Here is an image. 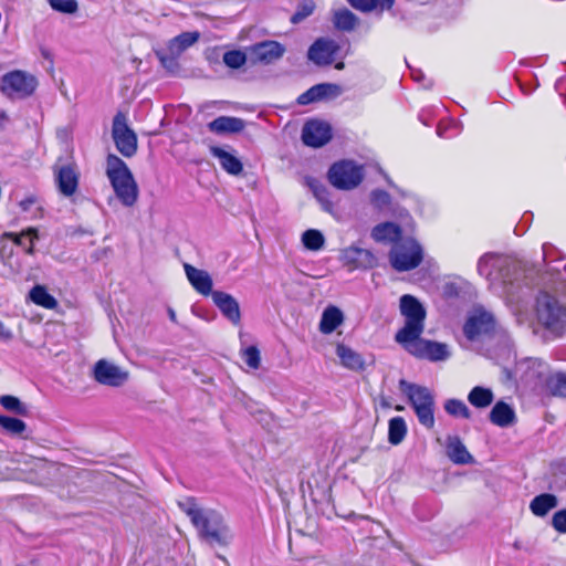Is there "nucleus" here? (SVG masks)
<instances>
[{
  "mask_svg": "<svg viewBox=\"0 0 566 566\" xmlns=\"http://www.w3.org/2000/svg\"><path fill=\"white\" fill-rule=\"evenodd\" d=\"M178 506L190 518L200 537L209 544L226 545L231 539L230 528L218 511L201 507L192 496L179 500Z\"/></svg>",
  "mask_w": 566,
  "mask_h": 566,
  "instance_id": "obj_1",
  "label": "nucleus"
},
{
  "mask_svg": "<svg viewBox=\"0 0 566 566\" xmlns=\"http://www.w3.org/2000/svg\"><path fill=\"white\" fill-rule=\"evenodd\" d=\"M105 174L116 198L125 207H133L139 196L138 185L127 164L114 154L106 157Z\"/></svg>",
  "mask_w": 566,
  "mask_h": 566,
  "instance_id": "obj_2",
  "label": "nucleus"
},
{
  "mask_svg": "<svg viewBox=\"0 0 566 566\" xmlns=\"http://www.w3.org/2000/svg\"><path fill=\"white\" fill-rule=\"evenodd\" d=\"M399 388L408 398V402L413 409L419 423L427 429H432L436 423V399L433 392L424 386L412 384L405 379L399 380Z\"/></svg>",
  "mask_w": 566,
  "mask_h": 566,
  "instance_id": "obj_3",
  "label": "nucleus"
},
{
  "mask_svg": "<svg viewBox=\"0 0 566 566\" xmlns=\"http://www.w3.org/2000/svg\"><path fill=\"white\" fill-rule=\"evenodd\" d=\"M535 314L549 335L560 337L566 333V307L555 296L542 293L536 300Z\"/></svg>",
  "mask_w": 566,
  "mask_h": 566,
  "instance_id": "obj_4",
  "label": "nucleus"
},
{
  "mask_svg": "<svg viewBox=\"0 0 566 566\" xmlns=\"http://www.w3.org/2000/svg\"><path fill=\"white\" fill-rule=\"evenodd\" d=\"M400 312L405 317V326L396 334V342L402 344L421 336L424 328L426 310L412 295L400 297Z\"/></svg>",
  "mask_w": 566,
  "mask_h": 566,
  "instance_id": "obj_5",
  "label": "nucleus"
},
{
  "mask_svg": "<svg viewBox=\"0 0 566 566\" xmlns=\"http://www.w3.org/2000/svg\"><path fill=\"white\" fill-rule=\"evenodd\" d=\"M422 247L411 238L396 242L389 252L390 265L398 272L416 269L422 262Z\"/></svg>",
  "mask_w": 566,
  "mask_h": 566,
  "instance_id": "obj_6",
  "label": "nucleus"
},
{
  "mask_svg": "<svg viewBox=\"0 0 566 566\" xmlns=\"http://www.w3.org/2000/svg\"><path fill=\"white\" fill-rule=\"evenodd\" d=\"M327 179L336 189L352 190L363 181L364 166L349 159L336 161L328 169Z\"/></svg>",
  "mask_w": 566,
  "mask_h": 566,
  "instance_id": "obj_7",
  "label": "nucleus"
},
{
  "mask_svg": "<svg viewBox=\"0 0 566 566\" xmlns=\"http://www.w3.org/2000/svg\"><path fill=\"white\" fill-rule=\"evenodd\" d=\"M35 76L24 71L15 70L6 73L1 78L0 91L10 99H23L36 90Z\"/></svg>",
  "mask_w": 566,
  "mask_h": 566,
  "instance_id": "obj_8",
  "label": "nucleus"
},
{
  "mask_svg": "<svg viewBox=\"0 0 566 566\" xmlns=\"http://www.w3.org/2000/svg\"><path fill=\"white\" fill-rule=\"evenodd\" d=\"M112 137L116 149L127 158L133 157L137 151V136L128 126L127 117L123 113H117L113 118Z\"/></svg>",
  "mask_w": 566,
  "mask_h": 566,
  "instance_id": "obj_9",
  "label": "nucleus"
},
{
  "mask_svg": "<svg viewBox=\"0 0 566 566\" xmlns=\"http://www.w3.org/2000/svg\"><path fill=\"white\" fill-rule=\"evenodd\" d=\"M401 345L408 353L418 358L442 361L450 357V350L447 344L428 340L420 336L412 340L405 342Z\"/></svg>",
  "mask_w": 566,
  "mask_h": 566,
  "instance_id": "obj_10",
  "label": "nucleus"
},
{
  "mask_svg": "<svg viewBox=\"0 0 566 566\" xmlns=\"http://www.w3.org/2000/svg\"><path fill=\"white\" fill-rule=\"evenodd\" d=\"M285 53V48L277 41L266 40L249 48V62L254 65L271 64L280 60Z\"/></svg>",
  "mask_w": 566,
  "mask_h": 566,
  "instance_id": "obj_11",
  "label": "nucleus"
},
{
  "mask_svg": "<svg viewBox=\"0 0 566 566\" xmlns=\"http://www.w3.org/2000/svg\"><path fill=\"white\" fill-rule=\"evenodd\" d=\"M494 325V317L490 312L483 308H475L468 317L463 332L468 339L474 340L479 336L492 332Z\"/></svg>",
  "mask_w": 566,
  "mask_h": 566,
  "instance_id": "obj_12",
  "label": "nucleus"
},
{
  "mask_svg": "<svg viewBox=\"0 0 566 566\" xmlns=\"http://www.w3.org/2000/svg\"><path fill=\"white\" fill-rule=\"evenodd\" d=\"M94 379L105 386L119 387L128 379V373L105 359L94 366Z\"/></svg>",
  "mask_w": 566,
  "mask_h": 566,
  "instance_id": "obj_13",
  "label": "nucleus"
},
{
  "mask_svg": "<svg viewBox=\"0 0 566 566\" xmlns=\"http://www.w3.org/2000/svg\"><path fill=\"white\" fill-rule=\"evenodd\" d=\"M332 138V127L323 120H308L302 130V140L311 147H322Z\"/></svg>",
  "mask_w": 566,
  "mask_h": 566,
  "instance_id": "obj_14",
  "label": "nucleus"
},
{
  "mask_svg": "<svg viewBox=\"0 0 566 566\" xmlns=\"http://www.w3.org/2000/svg\"><path fill=\"white\" fill-rule=\"evenodd\" d=\"M340 260L353 268L371 269L377 265V258L370 250L350 245L340 251Z\"/></svg>",
  "mask_w": 566,
  "mask_h": 566,
  "instance_id": "obj_15",
  "label": "nucleus"
},
{
  "mask_svg": "<svg viewBox=\"0 0 566 566\" xmlns=\"http://www.w3.org/2000/svg\"><path fill=\"white\" fill-rule=\"evenodd\" d=\"M338 50L339 46L335 41L318 39L310 46L307 56L316 65H329Z\"/></svg>",
  "mask_w": 566,
  "mask_h": 566,
  "instance_id": "obj_16",
  "label": "nucleus"
},
{
  "mask_svg": "<svg viewBox=\"0 0 566 566\" xmlns=\"http://www.w3.org/2000/svg\"><path fill=\"white\" fill-rule=\"evenodd\" d=\"M55 182L59 191L65 196H73L78 188L80 174L75 166L64 165L55 169Z\"/></svg>",
  "mask_w": 566,
  "mask_h": 566,
  "instance_id": "obj_17",
  "label": "nucleus"
},
{
  "mask_svg": "<svg viewBox=\"0 0 566 566\" xmlns=\"http://www.w3.org/2000/svg\"><path fill=\"white\" fill-rule=\"evenodd\" d=\"M212 301L227 319H229L234 325L240 324V305L231 294L222 291H214L212 294Z\"/></svg>",
  "mask_w": 566,
  "mask_h": 566,
  "instance_id": "obj_18",
  "label": "nucleus"
},
{
  "mask_svg": "<svg viewBox=\"0 0 566 566\" xmlns=\"http://www.w3.org/2000/svg\"><path fill=\"white\" fill-rule=\"evenodd\" d=\"M186 276L191 286L201 295L209 296L213 294V281L211 275L205 271L197 269L188 263L184 265Z\"/></svg>",
  "mask_w": 566,
  "mask_h": 566,
  "instance_id": "obj_19",
  "label": "nucleus"
},
{
  "mask_svg": "<svg viewBox=\"0 0 566 566\" xmlns=\"http://www.w3.org/2000/svg\"><path fill=\"white\" fill-rule=\"evenodd\" d=\"M244 127L243 119L232 116H219L208 124V129L218 135L240 133Z\"/></svg>",
  "mask_w": 566,
  "mask_h": 566,
  "instance_id": "obj_20",
  "label": "nucleus"
},
{
  "mask_svg": "<svg viewBox=\"0 0 566 566\" xmlns=\"http://www.w3.org/2000/svg\"><path fill=\"white\" fill-rule=\"evenodd\" d=\"M446 451L449 459L457 464H468L473 461L472 455L458 436H448Z\"/></svg>",
  "mask_w": 566,
  "mask_h": 566,
  "instance_id": "obj_21",
  "label": "nucleus"
},
{
  "mask_svg": "<svg viewBox=\"0 0 566 566\" xmlns=\"http://www.w3.org/2000/svg\"><path fill=\"white\" fill-rule=\"evenodd\" d=\"M515 420L514 409L504 401H497L490 412V421L501 428L512 426Z\"/></svg>",
  "mask_w": 566,
  "mask_h": 566,
  "instance_id": "obj_22",
  "label": "nucleus"
},
{
  "mask_svg": "<svg viewBox=\"0 0 566 566\" xmlns=\"http://www.w3.org/2000/svg\"><path fill=\"white\" fill-rule=\"evenodd\" d=\"M210 153L213 157L218 158L221 167L230 175H240L243 170V165L239 158L233 154L213 146L210 148Z\"/></svg>",
  "mask_w": 566,
  "mask_h": 566,
  "instance_id": "obj_23",
  "label": "nucleus"
},
{
  "mask_svg": "<svg viewBox=\"0 0 566 566\" xmlns=\"http://www.w3.org/2000/svg\"><path fill=\"white\" fill-rule=\"evenodd\" d=\"M348 4L363 13H382L384 11L390 10L396 0H346Z\"/></svg>",
  "mask_w": 566,
  "mask_h": 566,
  "instance_id": "obj_24",
  "label": "nucleus"
},
{
  "mask_svg": "<svg viewBox=\"0 0 566 566\" xmlns=\"http://www.w3.org/2000/svg\"><path fill=\"white\" fill-rule=\"evenodd\" d=\"M344 322L343 312L333 305L327 306L321 317L319 331L323 334L333 333Z\"/></svg>",
  "mask_w": 566,
  "mask_h": 566,
  "instance_id": "obj_25",
  "label": "nucleus"
},
{
  "mask_svg": "<svg viewBox=\"0 0 566 566\" xmlns=\"http://www.w3.org/2000/svg\"><path fill=\"white\" fill-rule=\"evenodd\" d=\"M336 355L345 368L352 370H363L365 368V360L361 355L343 344L337 345Z\"/></svg>",
  "mask_w": 566,
  "mask_h": 566,
  "instance_id": "obj_26",
  "label": "nucleus"
},
{
  "mask_svg": "<svg viewBox=\"0 0 566 566\" xmlns=\"http://www.w3.org/2000/svg\"><path fill=\"white\" fill-rule=\"evenodd\" d=\"M371 237L377 242H399L401 229L394 222H384L376 226L371 231Z\"/></svg>",
  "mask_w": 566,
  "mask_h": 566,
  "instance_id": "obj_27",
  "label": "nucleus"
},
{
  "mask_svg": "<svg viewBox=\"0 0 566 566\" xmlns=\"http://www.w3.org/2000/svg\"><path fill=\"white\" fill-rule=\"evenodd\" d=\"M3 237L24 248L25 252L31 255L34 253V242L39 239L35 228H28L20 233L6 232Z\"/></svg>",
  "mask_w": 566,
  "mask_h": 566,
  "instance_id": "obj_28",
  "label": "nucleus"
},
{
  "mask_svg": "<svg viewBox=\"0 0 566 566\" xmlns=\"http://www.w3.org/2000/svg\"><path fill=\"white\" fill-rule=\"evenodd\" d=\"M506 265V261L501 260L493 253H485L478 261V272L480 275L495 282L497 276L493 277V269L502 270Z\"/></svg>",
  "mask_w": 566,
  "mask_h": 566,
  "instance_id": "obj_29",
  "label": "nucleus"
},
{
  "mask_svg": "<svg viewBox=\"0 0 566 566\" xmlns=\"http://www.w3.org/2000/svg\"><path fill=\"white\" fill-rule=\"evenodd\" d=\"M558 505L557 496L551 493H543L535 496L530 503V510L535 516L543 517L551 510Z\"/></svg>",
  "mask_w": 566,
  "mask_h": 566,
  "instance_id": "obj_30",
  "label": "nucleus"
},
{
  "mask_svg": "<svg viewBox=\"0 0 566 566\" xmlns=\"http://www.w3.org/2000/svg\"><path fill=\"white\" fill-rule=\"evenodd\" d=\"M199 38L200 33L198 31L184 32L169 41L168 51L179 57L181 53L193 45Z\"/></svg>",
  "mask_w": 566,
  "mask_h": 566,
  "instance_id": "obj_31",
  "label": "nucleus"
},
{
  "mask_svg": "<svg viewBox=\"0 0 566 566\" xmlns=\"http://www.w3.org/2000/svg\"><path fill=\"white\" fill-rule=\"evenodd\" d=\"M494 400V394L490 388L475 386L468 394V401L471 406L484 409L492 405Z\"/></svg>",
  "mask_w": 566,
  "mask_h": 566,
  "instance_id": "obj_32",
  "label": "nucleus"
},
{
  "mask_svg": "<svg viewBox=\"0 0 566 566\" xmlns=\"http://www.w3.org/2000/svg\"><path fill=\"white\" fill-rule=\"evenodd\" d=\"M333 23L336 29L350 32L359 24V18L350 10L344 8L334 12Z\"/></svg>",
  "mask_w": 566,
  "mask_h": 566,
  "instance_id": "obj_33",
  "label": "nucleus"
},
{
  "mask_svg": "<svg viewBox=\"0 0 566 566\" xmlns=\"http://www.w3.org/2000/svg\"><path fill=\"white\" fill-rule=\"evenodd\" d=\"M407 434V424L402 417H394L388 423V441L392 446H398L402 442Z\"/></svg>",
  "mask_w": 566,
  "mask_h": 566,
  "instance_id": "obj_34",
  "label": "nucleus"
},
{
  "mask_svg": "<svg viewBox=\"0 0 566 566\" xmlns=\"http://www.w3.org/2000/svg\"><path fill=\"white\" fill-rule=\"evenodd\" d=\"M545 386L552 396L566 398V373L551 374L546 378Z\"/></svg>",
  "mask_w": 566,
  "mask_h": 566,
  "instance_id": "obj_35",
  "label": "nucleus"
},
{
  "mask_svg": "<svg viewBox=\"0 0 566 566\" xmlns=\"http://www.w3.org/2000/svg\"><path fill=\"white\" fill-rule=\"evenodd\" d=\"M29 296L33 303L44 308L53 310L57 306L56 300L42 285H35Z\"/></svg>",
  "mask_w": 566,
  "mask_h": 566,
  "instance_id": "obj_36",
  "label": "nucleus"
},
{
  "mask_svg": "<svg viewBox=\"0 0 566 566\" xmlns=\"http://www.w3.org/2000/svg\"><path fill=\"white\" fill-rule=\"evenodd\" d=\"M302 243L310 251H319L325 245V237L319 230L308 229L302 234Z\"/></svg>",
  "mask_w": 566,
  "mask_h": 566,
  "instance_id": "obj_37",
  "label": "nucleus"
},
{
  "mask_svg": "<svg viewBox=\"0 0 566 566\" xmlns=\"http://www.w3.org/2000/svg\"><path fill=\"white\" fill-rule=\"evenodd\" d=\"M444 410L452 417H460L463 419L471 418V411L468 406L460 399L451 398L444 401Z\"/></svg>",
  "mask_w": 566,
  "mask_h": 566,
  "instance_id": "obj_38",
  "label": "nucleus"
},
{
  "mask_svg": "<svg viewBox=\"0 0 566 566\" xmlns=\"http://www.w3.org/2000/svg\"><path fill=\"white\" fill-rule=\"evenodd\" d=\"M0 427L10 434L19 436L22 434L27 424L24 421L18 418L0 415Z\"/></svg>",
  "mask_w": 566,
  "mask_h": 566,
  "instance_id": "obj_39",
  "label": "nucleus"
},
{
  "mask_svg": "<svg viewBox=\"0 0 566 566\" xmlns=\"http://www.w3.org/2000/svg\"><path fill=\"white\" fill-rule=\"evenodd\" d=\"M249 61V52L231 50L223 54V63L230 69H240Z\"/></svg>",
  "mask_w": 566,
  "mask_h": 566,
  "instance_id": "obj_40",
  "label": "nucleus"
},
{
  "mask_svg": "<svg viewBox=\"0 0 566 566\" xmlns=\"http://www.w3.org/2000/svg\"><path fill=\"white\" fill-rule=\"evenodd\" d=\"M0 403L1 406L11 412H14L20 416H27L28 415V407L20 401L19 398L10 395H4L0 397Z\"/></svg>",
  "mask_w": 566,
  "mask_h": 566,
  "instance_id": "obj_41",
  "label": "nucleus"
},
{
  "mask_svg": "<svg viewBox=\"0 0 566 566\" xmlns=\"http://www.w3.org/2000/svg\"><path fill=\"white\" fill-rule=\"evenodd\" d=\"M310 186L312 188V191L316 199L321 202L323 209L325 211L331 212L333 209V203L329 200V193L328 190L323 186L322 184L313 180L310 182Z\"/></svg>",
  "mask_w": 566,
  "mask_h": 566,
  "instance_id": "obj_42",
  "label": "nucleus"
},
{
  "mask_svg": "<svg viewBox=\"0 0 566 566\" xmlns=\"http://www.w3.org/2000/svg\"><path fill=\"white\" fill-rule=\"evenodd\" d=\"M52 9L55 11L72 14L78 9L76 0H48Z\"/></svg>",
  "mask_w": 566,
  "mask_h": 566,
  "instance_id": "obj_43",
  "label": "nucleus"
},
{
  "mask_svg": "<svg viewBox=\"0 0 566 566\" xmlns=\"http://www.w3.org/2000/svg\"><path fill=\"white\" fill-rule=\"evenodd\" d=\"M316 88H319L318 93H316L318 101L327 97H337L340 94V87L336 84H317Z\"/></svg>",
  "mask_w": 566,
  "mask_h": 566,
  "instance_id": "obj_44",
  "label": "nucleus"
},
{
  "mask_svg": "<svg viewBox=\"0 0 566 566\" xmlns=\"http://www.w3.org/2000/svg\"><path fill=\"white\" fill-rule=\"evenodd\" d=\"M314 8L315 6L312 1H306L302 3L297 8L296 12L291 17L292 23H300L301 21H303L305 18L313 13Z\"/></svg>",
  "mask_w": 566,
  "mask_h": 566,
  "instance_id": "obj_45",
  "label": "nucleus"
},
{
  "mask_svg": "<svg viewBox=\"0 0 566 566\" xmlns=\"http://www.w3.org/2000/svg\"><path fill=\"white\" fill-rule=\"evenodd\" d=\"M243 358L245 364L256 369L260 366V352L255 346H250L243 352Z\"/></svg>",
  "mask_w": 566,
  "mask_h": 566,
  "instance_id": "obj_46",
  "label": "nucleus"
},
{
  "mask_svg": "<svg viewBox=\"0 0 566 566\" xmlns=\"http://www.w3.org/2000/svg\"><path fill=\"white\" fill-rule=\"evenodd\" d=\"M552 526L560 534H566V509L554 513L552 517Z\"/></svg>",
  "mask_w": 566,
  "mask_h": 566,
  "instance_id": "obj_47",
  "label": "nucleus"
},
{
  "mask_svg": "<svg viewBox=\"0 0 566 566\" xmlns=\"http://www.w3.org/2000/svg\"><path fill=\"white\" fill-rule=\"evenodd\" d=\"M371 201L378 208H384L390 202V196L384 190H374Z\"/></svg>",
  "mask_w": 566,
  "mask_h": 566,
  "instance_id": "obj_48",
  "label": "nucleus"
},
{
  "mask_svg": "<svg viewBox=\"0 0 566 566\" xmlns=\"http://www.w3.org/2000/svg\"><path fill=\"white\" fill-rule=\"evenodd\" d=\"M318 90L319 88H316V85H314L310 90H307L305 93L301 94L297 98L298 104L307 105L313 102H317L318 98L316 96V93H318Z\"/></svg>",
  "mask_w": 566,
  "mask_h": 566,
  "instance_id": "obj_49",
  "label": "nucleus"
},
{
  "mask_svg": "<svg viewBox=\"0 0 566 566\" xmlns=\"http://www.w3.org/2000/svg\"><path fill=\"white\" fill-rule=\"evenodd\" d=\"M157 56L160 63L167 69L175 66L176 60L178 59V56H175L171 52L168 51V49L166 51L157 52Z\"/></svg>",
  "mask_w": 566,
  "mask_h": 566,
  "instance_id": "obj_50",
  "label": "nucleus"
},
{
  "mask_svg": "<svg viewBox=\"0 0 566 566\" xmlns=\"http://www.w3.org/2000/svg\"><path fill=\"white\" fill-rule=\"evenodd\" d=\"M34 205H35L34 197H28L19 202V206L23 212H29Z\"/></svg>",
  "mask_w": 566,
  "mask_h": 566,
  "instance_id": "obj_51",
  "label": "nucleus"
},
{
  "mask_svg": "<svg viewBox=\"0 0 566 566\" xmlns=\"http://www.w3.org/2000/svg\"><path fill=\"white\" fill-rule=\"evenodd\" d=\"M542 250H543V260H547L549 258H553L554 251L556 249L552 243L546 242L543 244Z\"/></svg>",
  "mask_w": 566,
  "mask_h": 566,
  "instance_id": "obj_52",
  "label": "nucleus"
},
{
  "mask_svg": "<svg viewBox=\"0 0 566 566\" xmlns=\"http://www.w3.org/2000/svg\"><path fill=\"white\" fill-rule=\"evenodd\" d=\"M12 338V333L6 328L4 324L0 321V339L9 340Z\"/></svg>",
  "mask_w": 566,
  "mask_h": 566,
  "instance_id": "obj_53",
  "label": "nucleus"
},
{
  "mask_svg": "<svg viewBox=\"0 0 566 566\" xmlns=\"http://www.w3.org/2000/svg\"><path fill=\"white\" fill-rule=\"evenodd\" d=\"M437 134L439 137L450 138L452 137L447 133V127H444L442 124H439L437 127Z\"/></svg>",
  "mask_w": 566,
  "mask_h": 566,
  "instance_id": "obj_54",
  "label": "nucleus"
},
{
  "mask_svg": "<svg viewBox=\"0 0 566 566\" xmlns=\"http://www.w3.org/2000/svg\"><path fill=\"white\" fill-rule=\"evenodd\" d=\"M411 74H412V76H413V78H415L416 81H420L421 78H423V77H424V75L422 74V72H421V71H412V73H411Z\"/></svg>",
  "mask_w": 566,
  "mask_h": 566,
  "instance_id": "obj_55",
  "label": "nucleus"
},
{
  "mask_svg": "<svg viewBox=\"0 0 566 566\" xmlns=\"http://www.w3.org/2000/svg\"><path fill=\"white\" fill-rule=\"evenodd\" d=\"M501 279H502L503 284L512 283L511 279H509L506 274L502 275Z\"/></svg>",
  "mask_w": 566,
  "mask_h": 566,
  "instance_id": "obj_56",
  "label": "nucleus"
},
{
  "mask_svg": "<svg viewBox=\"0 0 566 566\" xmlns=\"http://www.w3.org/2000/svg\"><path fill=\"white\" fill-rule=\"evenodd\" d=\"M169 317L171 321H176V313L174 312V310H169Z\"/></svg>",
  "mask_w": 566,
  "mask_h": 566,
  "instance_id": "obj_57",
  "label": "nucleus"
},
{
  "mask_svg": "<svg viewBox=\"0 0 566 566\" xmlns=\"http://www.w3.org/2000/svg\"><path fill=\"white\" fill-rule=\"evenodd\" d=\"M335 67H336L337 70H342V69H344V63H343V62H338V63L335 65Z\"/></svg>",
  "mask_w": 566,
  "mask_h": 566,
  "instance_id": "obj_58",
  "label": "nucleus"
},
{
  "mask_svg": "<svg viewBox=\"0 0 566 566\" xmlns=\"http://www.w3.org/2000/svg\"><path fill=\"white\" fill-rule=\"evenodd\" d=\"M396 410L401 411V410H403V407H401V406H397V407H396Z\"/></svg>",
  "mask_w": 566,
  "mask_h": 566,
  "instance_id": "obj_59",
  "label": "nucleus"
}]
</instances>
